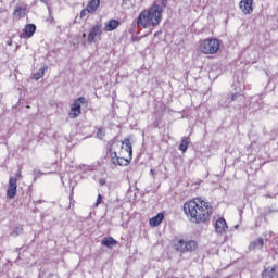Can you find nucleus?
<instances>
[{
	"mask_svg": "<svg viewBox=\"0 0 278 278\" xmlns=\"http://www.w3.org/2000/svg\"><path fill=\"white\" fill-rule=\"evenodd\" d=\"M166 5H168V0H162V9L166 8Z\"/></svg>",
	"mask_w": 278,
	"mask_h": 278,
	"instance_id": "4be33fe9",
	"label": "nucleus"
},
{
	"mask_svg": "<svg viewBox=\"0 0 278 278\" xmlns=\"http://www.w3.org/2000/svg\"><path fill=\"white\" fill-rule=\"evenodd\" d=\"M26 10L25 8L23 7H16L14 12H13V16H15V18H25L26 16Z\"/></svg>",
	"mask_w": 278,
	"mask_h": 278,
	"instance_id": "f3484780",
	"label": "nucleus"
},
{
	"mask_svg": "<svg viewBox=\"0 0 278 278\" xmlns=\"http://www.w3.org/2000/svg\"><path fill=\"white\" fill-rule=\"evenodd\" d=\"M100 184H101V186H104L105 180L101 179V180H100Z\"/></svg>",
	"mask_w": 278,
	"mask_h": 278,
	"instance_id": "bb28decb",
	"label": "nucleus"
},
{
	"mask_svg": "<svg viewBox=\"0 0 278 278\" xmlns=\"http://www.w3.org/2000/svg\"><path fill=\"white\" fill-rule=\"evenodd\" d=\"M15 178L21 179V170L15 174Z\"/></svg>",
	"mask_w": 278,
	"mask_h": 278,
	"instance_id": "a878e982",
	"label": "nucleus"
},
{
	"mask_svg": "<svg viewBox=\"0 0 278 278\" xmlns=\"http://www.w3.org/2000/svg\"><path fill=\"white\" fill-rule=\"evenodd\" d=\"M101 203H103V195L98 194L97 201L94 203V207H99V205H101Z\"/></svg>",
	"mask_w": 278,
	"mask_h": 278,
	"instance_id": "aec40b11",
	"label": "nucleus"
},
{
	"mask_svg": "<svg viewBox=\"0 0 278 278\" xmlns=\"http://www.w3.org/2000/svg\"><path fill=\"white\" fill-rule=\"evenodd\" d=\"M220 50V40L216 38H206L204 40H200L199 51L203 53V55H216V52Z\"/></svg>",
	"mask_w": 278,
	"mask_h": 278,
	"instance_id": "39448f33",
	"label": "nucleus"
},
{
	"mask_svg": "<svg viewBox=\"0 0 278 278\" xmlns=\"http://www.w3.org/2000/svg\"><path fill=\"white\" fill-rule=\"evenodd\" d=\"M83 38H86V33L83 34Z\"/></svg>",
	"mask_w": 278,
	"mask_h": 278,
	"instance_id": "cd10ccee",
	"label": "nucleus"
},
{
	"mask_svg": "<svg viewBox=\"0 0 278 278\" xmlns=\"http://www.w3.org/2000/svg\"><path fill=\"white\" fill-rule=\"evenodd\" d=\"M36 34V24H27L24 27L23 38H31Z\"/></svg>",
	"mask_w": 278,
	"mask_h": 278,
	"instance_id": "4468645a",
	"label": "nucleus"
},
{
	"mask_svg": "<svg viewBox=\"0 0 278 278\" xmlns=\"http://www.w3.org/2000/svg\"><path fill=\"white\" fill-rule=\"evenodd\" d=\"M275 267L265 268L262 273V277L264 278H275Z\"/></svg>",
	"mask_w": 278,
	"mask_h": 278,
	"instance_id": "a211bd4d",
	"label": "nucleus"
},
{
	"mask_svg": "<svg viewBox=\"0 0 278 278\" xmlns=\"http://www.w3.org/2000/svg\"><path fill=\"white\" fill-rule=\"evenodd\" d=\"M188 147H190V138L188 137H184L180 140V144L178 147L179 151H181L182 153H186V151H188Z\"/></svg>",
	"mask_w": 278,
	"mask_h": 278,
	"instance_id": "dca6fc26",
	"label": "nucleus"
},
{
	"mask_svg": "<svg viewBox=\"0 0 278 278\" xmlns=\"http://www.w3.org/2000/svg\"><path fill=\"white\" fill-rule=\"evenodd\" d=\"M99 140H103L105 138V128H99L96 135Z\"/></svg>",
	"mask_w": 278,
	"mask_h": 278,
	"instance_id": "6ab92c4d",
	"label": "nucleus"
},
{
	"mask_svg": "<svg viewBox=\"0 0 278 278\" xmlns=\"http://www.w3.org/2000/svg\"><path fill=\"white\" fill-rule=\"evenodd\" d=\"M13 231L14 233H18V231H23V228L15 227Z\"/></svg>",
	"mask_w": 278,
	"mask_h": 278,
	"instance_id": "b1692460",
	"label": "nucleus"
},
{
	"mask_svg": "<svg viewBox=\"0 0 278 278\" xmlns=\"http://www.w3.org/2000/svg\"><path fill=\"white\" fill-rule=\"evenodd\" d=\"M103 35V25L102 24H96L91 27L87 40L89 45H92L97 42V38H101Z\"/></svg>",
	"mask_w": 278,
	"mask_h": 278,
	"instance_id": "0eeeda50",
	"label": "nucleus"
},
{
	"mask_svg": "<svg viewBox=\"0 0 278 278\" xmlns=\"http://www.w3.org/2000/svg\"><path fill=\"white\" fill-rule=\"evenodd\" d=\"M164 9L153 2L148 9L142 10L136 18V25L139 29H149V27H157L162 23Z\"/></svg>",
	"mask_w": 278,
	"mask_h": 278,
	"instance_id": "7ed1b4c3",
	"label": "nucleus"
},
{
	"mask_svg": "<svg viewBox=\"0 0 278 278\" xmlns=\"http://www.w3.org/2000/svg\"><path fill=\"white\" fill-rule=\"evenodd\" d=\"M121 27V22L118 20H110L104 25V31H114V29H118Z\"/></svg>",
	"mask_w": 278,
	"mask_h": 278,
	"instance_id": "ddd939ff",
	"label": "nucleus"
},
{
	"mask_svg": "<svg viewBox=\"0 0 278 278\" xmlns=\"http://www.w3.org/2000/svg\"><path fill=\"white\" fill-rule=\"evenodd\" d=\"M109 157L114 166H129L134 160V146L126 138L122 141H113L110 144Z\"/></svg>",
	"mask_w": 278,
	"mask_h": 278,
	"instance_id": "f03ea898",
	"label": "nucleus"
},
{
	"mask_svg": "<svg viewBox=\"0 0 278 278\" xmlns=\"http://www.w3.org/2000/svg\"><path fill=\"white\" fill-rule=\"evenodd\" d=\"M172 247L177 253H192L199 249V243L195 240H188L184 236H176L172 240Z\"/></svg>",
	"mask_w": 278,
	"mask_h": 278,
	"instance_id": "20e7f679",
	"label": "nucleus"
},
{
	"mask_svg": "<svg viewBox=\"0 0 278 278\" xmlns=\"http://www.w3.org/2000/svg\"><path fill=\"white\" fill-rule=\"evenodd\" d=\"M239 8L245 15L253 14V0H241L239 2Z\"/></svg>",
	"mask_w": 278,
	"mask_h": 278,
	"instance_id": "9d476101",
	"label": "nucleus"
},
{
	"mask_svg": "<svg viewBox=\"0 0 278 278\" xmlns=\"http://www.w3.org/2000/svg\"><path fill=\"white\" fill-rule=\"evenodd\" d=\"M182 212L189 223L193 225H207L214 215V207L203 198L197 197L184 203Z\"/></svg>",
	"mask_w": 278,
	"mask_h": 278,
	"instance_id": "f257e3e1",
	"label": "nucleus"
},
{
	"mask_svg": "<svg viewBox=\"0 0 278 278\" xmlns=\"http://www.w3.org/2000/svg\"><path fill=\"white\" fill-rule=\"evenodd\" d=\"M88 104V100L84 97H79L74 100L71 105V110L68 113L70 118H77L81 115V105Z\"/></svg>",
	"mask_w": 278,
	"mask_h": 278,
	"instance_id": "423d86ee",
	"label": "nucleus"
},
{
	"mask_svg": "<svg viewBox=\"0 0 278 278\" xmlns=\"http://www.w3.org/2000/svg\"><path fill=\"white\" fill-rule=\"evenodd\" d=\"M254 247H257V244L260 247H264V239L263 238H258L256 241L253 242Z\"/></svg>",
	"mask_w": 278,
	"mask_h": 278,
	"instance_id": "412c9836",
	"label": "nucleus"
},
{
	"mask_svg": "<svg viewBox=\"0 0 278 278\" xmlns=\"http://www.w3.org/2000/svg\"><path fill=\"white\" fill-rule=\"evenodd\" d=\"M229 229L227 226V220L225 218L220 217L215 222V230L217 233H225Z\"/></svg>",
	"mask_w": 278,
	"mask_h": 278,
	"instance_id": "9b49d317",
	"label": "nucleus"
},
{
	"mask_svg": "<svg viewBox=\"0 0 278 278\" xmlns=\"http://www.w3.org/2000/svg\"><path fill=\"white\" fill-rule=\"evenodd\" d=\"M17 188H18V179L16 177H10L8 189H7L8 199H14V197H16Z\"/></svg>",
	"mask_w": 278,
	"mask_h": 278,
	"instance_id": "1a4fd4ad",
	"label": "nucleus"
},
{
	"mask_svg": "<svg viewBox=\"0 0 278 278\" xmlns=\"http://www.w3.org/2000/svg\"><path fill=\"white\" fill-rule=\"evenodd\" d=\"M237 97H238V93H233V94L231 96V101H236Z\"/></svg>",
	"mask_w": 278,
	"mask_h": 278,
	"instance_id": "393cba45",
	"label": "nucleus"
},
{
	"mask_svg": "<svg viewBox=\"0 0 278 278\" xmlns=\"http://www.w3.org/2000/svg\"><path fill=\"white\" fill-rule=\"evenodd\" d=\"M162 220H164V213H159L149 219V225L150 227H160V225H162Z\"/></svg>",
	"mask_w": 278,
	"mask_h": 278,
	"instance_id": "f8f14e48",
	"label": "nucleus"
},
{
	"mask_svg": "<svg viewBox=\"0 0 278 278\" xmlns=\"http://www.w3.org/2000/svg\"><path fill=\"white\" fill-rule=\"evenodd\" d=\"M101 244L103 247H108V249H112L113 247H116V244H118V241H116L115 239H113L112 237H105Z\"/></svg>",
	"mask_w": 278,
	"mask_h": 278,
	"instance_id": "2eb2a0df",
	"label": "nucleus"
},
{
	"mask_svg": "<svg viewBox=\"0 0 278 278\" xmlns=\"http://www.w3.org/2000/svg\"><path fill=\"white\" fill-rule=\"evenodd\" d=\"M40 77H45V71H41V73L38 74V76L36 77V79H40Z\"/></svg>",
	"mask_w": 278,
	"mask_h": 278,
	"instance_id": "5701e85b",
	"label": "nucleus"
},
{
	"mask_svg": "<svg viewBox=\"0 0 278 278\" xmlns=\"http://www.w3.org/2000/svg\"><path fill=\"white\" fill-rule=\"evenodd\" d=\"M101 5V0H91L87 3V7L80 11L79 18H86L88 14H94Z\"/></svg>",
	"mask_w": 278,
	"mask_h": 278,
	"instance_id": "6e6552de",
	"label": "nucleus"
}]
</instances>
